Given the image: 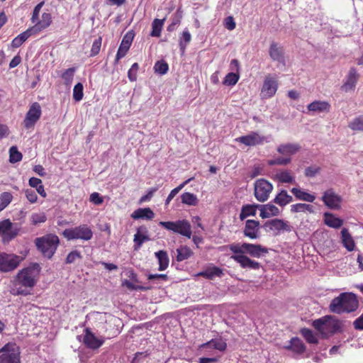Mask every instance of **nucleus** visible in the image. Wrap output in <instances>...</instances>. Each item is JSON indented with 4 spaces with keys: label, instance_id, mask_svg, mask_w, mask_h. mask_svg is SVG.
<instances>
[{
    "label": "nucleus",
    "instance_id": "nucleus-1",
    "mask_svg": "<svg viewBox=\"0 0 363 363\" xmlns=\"http://www.w3.org/2000/svg\"><path fill=\"white\" fill-rule=\"evenodd\" d=\"M40 266L34 264L21 270L12 281L11 293L14 296H26L30 294L28 289H32L36 284Z\"/></svg>",
    "mask_w": 363,
    "mask_h": 363
},
{
    "label": "nucleus",
    "instance_id": "nucleus-2",
    "mask_svg": "<svg viewBox=\"0 0 363 363\" xmlns=\"http://www.w3.org/2000/svg\"><path fill=\"white\" fill-rule=\"evenodd\" d=\"M359 306V303L356 294L352 292H343L331 301L329 309L337 314L350 313L357 311Z\"/></svg>",
    "mask_w": 363,
    "mask_h": 363
},
{
    "label": "nucleus",
    "instance_id": "nucleus-3",
    "mask_svg": "<svg viewBox=\"0 0 363 363\" xmlns=\"http://www.w3.org/2000/svg\"><path fill=\"white\" fill-rule=\"evenodd\" d=\"M35 245L44 257L50 259L55 252L60 240L54 234H48L35 239Z\"/></svg>",
    "mask_w": 363,
    "mask_h": 363
},
{
    "label": "nucleus",
    "instance_id": "nucleus-4",
    "mask_svg": "<svg viewBox=\"0 0 363 363\" xmlns=\"http://www.w3.org/2000/svg\"><path fill=\"white\" fill-rule=\"evenodd\" d=\"M229 248L235 254H248L250 256L257 258H259L268 252L267 249L260 245L247 242H244L242 244L233 243L230 245Z\"/></svg>",
    "mask_w": 363,
    "mask_h": 363
},
{
    "label": "nucleus",
    "instance_id": "nucleus-5",
    "mask_svg": "<svg viewBox=\"0 0 363 363\" xmlns=\"http://www.w3.org/2000/svg\"><path fill=\"white\" fill-rule=\"evenodd\" d=\"M62 235L68 240H81L88 241L92 238L93 232L90 227L83 224L75 228L65 229Z\"/></svg>",
    "mask_w": 363,
    "mask_h": 363
},
{
    "label": "nucleus",
    "instance_id": "nucleus-6",
    "mask_svg": "<svg viewBox=\"0 0 363 363\" xmlns=\"http://www.w3.org/2000/svg\"><path fill=\"white\" fill-rule=\"evenodd\" d=\"M0 363H21L20 347L15 342H8L0 349Z\"/></svg>",
    "mask_w": 363,
    "mask_h": 363
},
{
    "label": "nucleus",
    "instance_id": "nucleus-7",
    "mask_svg": "<svg viewBox=\"0 0 363 363\" xmlns=\"http://www.w3.org/2000/svg\"><path fill=\"white\" fill-rule=\"evenodd\" d=\"M159 225L165 229L180 234L188 238L191 237V226L187 220H178L176 221H160Z\"/></svg>",
    "mask_w": 363,
    "mask_h": 363
},
{
    "label": "nucleus",
    "instance_id": "nucleus-8",
    "mask_svg": "<svg viewBox=\"0 0 363 363\" xmlns=\"http://www.w3.org/2000/svg\"><path fill=\"white\" fill-rule=\"evenodd\" d=\"M21 225L16 223H12L9 219L0 221V235L4 243H8L13 240L19 233Z\"/></svg>",
    "mask_w": 363,
    "mask_h": 363
},
{
    "label": "nucleus",
    "instance_id": "nucleus-9",
    "mask_svg": "<svg viewBox=\"0 0 363 363\" xmlns=\"http://www.w3.org/2000/svg\"><path fill=\"white\" fill-rule=\"evenodd\" d=\"M273 189L272 184L268 181L261 179L255 184V196L260 202H264L269 199Z\"/></svg>",
    "mask_w": 363,
    "mask_h": 363
},
{
    "label": "nucleus",
    "instance_id": "nucleus-10",
    "mask_svg": "<svg viewBox=\"0 0 363 363\" xmlns=\"http://www.w3.org/2000/svg\"><path fill=\"white\" fill-rule=\"evenodd\" d=\"M22 261L20 256L1 253L0 254V271L7 272L16 269Z\"/></svg>",
    "mask_w": 363,
    "mask_h": 363
},
{
    "label": "nucleus",
    "instance_id": "nucleus-11",
    "mask_svg": "<svg viewBox=\"0 0 363 363\" xmlns=\"http://www.w3.org/2000/svg\"><path fill=\"white\" fill-rule=\"evenodd\" d=\"M41 116V108L38 103H33L29 108L23 121L26 129L33 128Z\"/></svg>",
    "mask_w": 363,
    "mask_h": 363
},
{
    "label": "nucleus",
    "instance_id": "nucleus-12",
    "mask_svg": "<svg viewBox=\"0 0 363 363\" xmlns=\"http://www.w3.org/2000/svg\"><path fill=\"white\" fill-rule=\"evenodd\" d=\"M321 200L327 207L333 210L340 209L342 201V197L337 194L333 189L325 191Z\"/></svg>",
    "mask_w": 363,
    "mask_h": 363
},
{
    "label": "nucleus",
    "instance_id": "nucleus-13",
    "mask_svg": "<svg viewBox=\"0 0 363 363\" xmlns=\"http://www.w3.org/2000/svg\"><path fill=\"white\" fill-rule=\"evenodd\" d=\"M278 89V82L274 77L271 76L266 77L261 90V96L263 99L272 97Z\"/></svg>",
    "mask_w": 363,
    "mask_h": 363
},
{
    "label": "nucleus",
    "instance_id": "nucleus-14",
    "mask_svg": "<svg viewBox=\"0 0 363 363\" xmlns=\"http://www.w3.org/2000/svg\"><path fill=\"white\" fill-rule=\"evenodd\" d=\"M235 140L245 145L246 146H255L262 144L265 140V137L259 135L257 132H251L246 135L236 138Z\"/></svg>",
    "mask_w": 363,
    "mask_h": 363
},
{
    "label": "nucleus",
    "instance_id": "nucleus-15",
    "mask_svg": "<svg viewBox=\"0 0 363 363\" xmlns=\"http://www.w3.org/2000/svg\"><path fill=\"white\" fill-rule=\"evenodd\" d=\"M84 345L92 350L99 348L104 342L103 337H97L89 328L85 329V334L83 338Z\"/></svg>",
    "mask_w": 363,
    "mask_h": 363
},
{
    "label": "nucleus",
    "instance_id": "nucleus-16",
    "mask_svg": "<svg viewBox=\"0 0 363 363\" xmlns=\"http://www.w3.org/2000/svg\"><path fill=\"white\" fill-rule=\"evenodd\" d=\"M245 237L255 240L259 236V222L255 220H247L243 230Z\"/></svg>",
    "mask_w": 363,
    "mask_h": 363
},
{
    "label": "nucleus",
    "instance_id": "nucleus-17",
    "mask_svg": "<svg viewBox=\"0 0 363 363\" xmlns=\"http://www.w3.org/2000/svg\"><path fill=\"white\" fill-rule=\"evenodd\" d=\"M359 77V74L357 73L356 69L354 67L350 68L345 82L341 86V90L345 92L354 90L355 89Z\"/></svg>",
    "mask_w": 363,
    "mask_h": 363
},
{
    "label": "nucleus",
    "instance_id": "nucleus-18",
    "mask_svg": "<svg viewBox=\"0 0 363 363\" xmlns=\"http://www.w3.org/2000/svg\"><path fill=\"white\" fill-rule=\"evenodd\" d=\"M133 40V35L130 33H127L122 40V42L119 46L118 52L116 53L115 64H117L118 61L123 58L128 51L130 46Z\"/></svg>",
    "mask_w": 363,
    "mask_h": 363
},
{
    "label": "nucleus",
    "instance_id": "nucleus-19",
    "mask_svg": "<svg viewBox=\"0 0 363 363\" xmlns=\"http://www.w3.org/2000/svg\"><path fill=\"white\" fill-rule=\"evenodd\" d=\"M258 210L260 211V217L262 218H268L272 216L279 215L280 210L272 203L267 204H259L257 206Z\"/></svg>",
    "mask_w": 363,
    "mask_h": 363
},
{
    "label": "nucleus",
    "instance_id": "nucleus-20",
    "mask_svg": "<svg viewBox=\"0 0 363 363\" xmlns=\"http://www.w3.org/2000/svg\"><path fill=\"white\" fill-rule=\"evenodd\" d=\"M269 54L272 60L284 64V50L278 43L273 42L270 45Z\"/></svg>",
    "mask_w": 363,
    "mask_h": 363
},
{
    "label": "nucleus",
    "instance_id": "nucleus-21",
    "mask_svg": "<svg viewBox=\"0 0 363 363\" xmlns=\"http://www.w3.org/2000/svg\"><path fill=\"white\" fill-rule=\"evenodd\" d=\"M235 261L240 264L242 268H249L252 269H258L260 264L255 260L250 259L244 255H237L233 256Z\"/></svg>",
    "mask_w": 363,
    "mask_h": 363
},
{
    "label": "nucleus",
    "instance_id": "nucleus-22",
    "mask_svg": "<svg viewBox=\"0 0 363 363\" xmlns=\"http://www.w3.org/2000/svg\"><path fill=\"white\" fill-rule=\"evenodd\" d=\"M338 328L339 327L337 323L333 321L330 316H326L322 330L320 334L323 337H328L336 333L338 330Z\"/></svg>",
    "mask_w": 363,
    "mask_h": 363
},
{
    "label": "nucleus",
    "instance_id": "nucleus-23",
    "mask_svg": "<svg viewBox=\"0 0 363 363\" xmlns=\"http://www.w3.org/2000/svg\"><path fill=\"white\" fill-rule=\"evenodd\" d=\"M147 230L145 226H140L138 228L137 233L134 235V249L138 250L140 248L143 242L150 240L147 235Z\"/></svg>",
    "mask_w": 363,
    "mask_h": 363
},
{
    "label": "nucleus",
    "instance_id": "nucleus-24",
    "mask_svg": "<svg viewBox=\"0 0 363 363\" xmlns=\"http://www.w3.org/2000/svg\"><path fill=\"white\" fill-rule=\"evenodd\" d=\"M301 149V146L296 143L281 144L277 147V152L286 157H290L296 154Z\"/></svg>",
    "mask_w": 363,
    "mask_h": 363
},
{
    "label": "nucleus",
    "instance_id": "nucleus-25",
    "mask_svg": "<svg viewBox=\"0 0 363 363\" xmlns=\"http://www.w3.org/2000/svg\"><path fill=\"white\" fill-rule=\"evenodd\" d=\"M265 226L269 228L272 230H285L287 232L291 231V227L288 224L287 222H285L281 219H273L269 221H267L265 223Z\"/></svg>",
    "mask_w": 363,
    "mask_h": 363
},
{
    "label": "nucleus",
    "instance_id": "nucleus-26",
    "mask_svg": "<svg viewBox=\"0 0 363 363\" xmlns=\"http://www.w3.org/2000/svg\"><path fill=\"white\" fill-rule=\"evenodd\" d=\"M130 216L135 220L145 219L150 220L154 218L155 213L150 208H140L134 211Z\"/></svg>",
    "mask_w": 363,
    "mask_h": 363
},
{
    "label": "nucleus",
    "instance_id": "nucleus-27",
    "mask_svg": "<svg viewBox=\"0 0 363 363\" xmlns=\"http://www.w3.org/2000/svg\"><path fill=\"white\" fill-rule=\"evenodd\" d=\"M202 349H215L220 352H224L227 348V343L221 338L212 339L200 346Z\"/></svg>",
    "mask_w": 363,
    "mask_h": 363
},
{
    "label": "nucleus",
    "instance_id": "nucleus-28",
    "mask_svg": "<svg viewBox=\"0 0 363 363\" xmlns=\"http://www.w3.org/2000/svg\"><path fill=\"white\" fill-rule=\"evenodd\" d=\"M51 15L49 13H43L41 19L38 20L35 25L31 27V29L36 34L43 29L48 28L51 23Z\"/></svg>",
    "mask_w": 363,
    "mask_h": 363
},
{
    "label": "nucleus",
    "instance_id": "nucleus-29",
    "mask_svg": "<svg viewBox=\"0 0 363 363\" xmlns=\"http://www.w3.org/2000/svg\"><path fill=\"white\" fill-rule=\"evenodd\" d=\"M324 223L328 227L333 228H340L343 225V220L336 217L334 214L325 212L323 214Z\"/></svg>",
    "mask_w": 363,
    "mask_h": 363
},
{
    "label": "nucleus",
    "instance_id": "nucleus-30",
    "mask_svg": "<svg viewBox=\"0 0 363 363\" xmlns=\"http://www.w3.org/2000/svg\"><path fill=\"white\" fill-rule=\"evenodd\" d=\"M341 241L342 245L349 251L352 252L355 248V243L353 238L347 228H342L341 230Z\"/></svg>",
    "mask_w": 363,
    "mask_h": 363
},
{
    "label": "nucleus",
    "instance_id": "nucleus-31",
    "mask_svg": "<svg viewBox=\"0 0 363 363\" xmlns=\"http://www.w3.org/2000/svg\"><path fill=\"white\" fill-rule=\"evenodd\" d=\"M291 192L297 199L301 201L312 203L315 199V195L306 192L299 188H292Z\"/></svg>",
    "mask_w": 363,
    "mask_h": 363
},
{
    "label": "nucleus",
    "instance_id": "nucleus-32",
    "mask_svg": "<svg viewBox=\"0 0 363 363\" xmlns=\"http://www.w3.org/2000/svg\"><path fill=\"white\" fill-rule=\"evenodd\" d=\"M274 202L283 207L293 201V197L286 190H281L274 199Z\"/></svg>",
    "mask_w": 363,
    "mask_h": 363
},
{
    "label": "nucleus",
    "instance_id": "nucleus-33",
    "mask_svg": "<svg viewBox=\"0 0 363 363\" xmlns=\"http://www.w3.org/2000/svg\"><path fill=\"white\" fill-rule=\"evenodd\" d=\"M223 274L222 270L217 267H211L206 270L198 273V276L203 277L208 279H213L215 277H220Z\"/></svg>",
    "mask_w": 363,
    "mask_h": 363
},
{
    "label": "nucleus",
    "instance_id": "nucleus-34",
    "mask_svg": "<svg viewBox=\"0 0 363 363\" xmlns=\"http://www.w3.org/2000/svg\"><path fill=\"white\" fill-rule=\"evenodd\" d=\"M33 34L35 33L33 32L31 28H29L26 31L19 34L12 40V47L16 48L20 47L30 36Z\"/></svg>",
    "mask_w": 363,
    "mask_h": 363
},
{
    "label": "nucleus",
    "instance_id": "nucleus-35",
    "mask_svg": "<svg viewBox=\"0 0 363 363\" xmlns=\"http://www.w3.org/2000/svg\"><path fill=\"white\" fill-rule=\"evenodd\" d=\"M286 348L291 350L293 352L298 354H302L306 350V347L303 342L298 337H293L290 340L289 345L286 346Z\"/></svg>",
    "mask_w": 363,
    "mask_h": 363
},
{
    "label": "nucleus",
    "instance_id": "nucleus-36",
    "mask_svg": "<svg viewBox=\"0 0 363 363\" xmlns=\"http://www.w3.org/2000/svg\"><path fill=\"white\" fill-rule=\"evenodd\" d=\"M155 255L158 259L159 270H165L168 267L169 262L167 252L164 250H159L155 253Z\"/></svg>",
    "mask_w": 363,
    "mask_h": 363
},
{
    "label": "nucleus",
    "instance_id": "nucleus-37",
    "mask_svg": "<svg viewBox=\"0 0 363 363\" xmlns=\"http://www.w3.org/2000/svg\"><path fill=\"white\" fill-rule=\"evenodd\" d=\"M330 105L328 102L321 101H315L308 106V109L313 112L329 111Z\"/></svg>",
    "mask_w": 363,
    "mask_h": 363
},
{
    "label": "nucleus",
    "instance_id": "nucleus-38",
    "mask_svg": "<svg viewBox=\"0 0 363 363\" xmlns=\"http://www.w3.org/2000/svg\"><path fill=\"white\" fill-rule=\"evenodd\" d=\"M314 207L311 204L298 203L291 206V212L292 213H314Z\"/></svg>",
    "mask_w": 363,
    "mask_h": 363
},
{
    "label": "nucleus",
    "instance_id": "nucleus-39",
    "mask_svg": "<svg viewBox=\"0 0 363 363\" xmlns=\"http://www.w3.org/2000/svg\"><path fill=\"white\" fill-rule=\"evenodd\" d=\"M177 260L178 262H182L185 259H189L193 255V251L186 245H182L177 249Z\"/></svg>",
    "mask_w": 363,
    "mask_h": 363
},
{
    "label": "nucleus",
    "instance_id": "nucleus-40",
    "mask_svg": "<svg viewBox=\"0 0 363 363\" xmlns=\"http://www.w3.org/2000/svg\"><path fill=\"white\" fill-rule=\"evenodd\" d=\"M259 204H247L242 207L241 212L240 214V220H244L248 216H254L256 215V211L258 209L257 206Z\"/></svg>",
    "mask_w": 363,
    "mask_h": 363
},
{
    "label": "nucleus",
    "instance_id": "nucleus-41",
    "mask_svg": "<svg viewBox=\"0 0 363 363\" xmlns=\"http://www.w3.org/2000/svg\"><path fill=\"white\" fill-rule=\"evenodd\" d=\"M164 19L160 20L155 18L152 23L151 36L159 37L161 35V31L163 27Z\"/></svg>",
    "mask_w": 363,
    "mask_h": 363
},
{
    "label": "nucleus",
    "instance_id": "nucleus-42",
    "mask_svg": "<svg viewBox=\"0 0 363 363\" xmlns=\"http://www.w3.org/2000/svg\"><path fill=\"white\" fill-rule=\"evenodd\" d=\"M76 72L75 67H70L63 72L61 75L62 79L64 81V84L66 86H69L72 83L74 73Z\"/></svg>",
    "mask_w": 363,
    "mask_h": 363
},
{
    "label": "nucleus",
    "instance_id": "nucleus-43",
    "mask_svg": "<svg viewBox=\"0 0 363 363\" xmlns=\"http://www.w3.org/2000/svg\"><path fill=\"white\" fill-rule=\"evenodd\" d=\"M182 202L189 206H196L198 203V199L192 193L185 192L181 196Z\"/></svg>",
    "mask_w": 363,
    "mask_h": 363
},
{
    "label": "nucleus",
    "instance_id": "nucleus-44",
    "mask_svg": "<svg viewBox=\"0 0 363 363\" xmlns=\"http://www.w3.org/2000/svg\"><path fill=\"white\" fill-rule=\"evenodd\" d=\"M191 40V35L187 29H185L179 39V48L182 53L185 52L187 45Z\"/></svg>",
    "mask_w": 363,
    "mask_h": 363
},
{
    "label": "nucleus",
    "instance_id": "nucleus-45",
    "mask_svg": "<svg viewBox=\"0 0 363 363\" xmlns=\"http://www.w3.org/2000/svg\"><path fill=\"white\" fill-rule=\"evenodd\" d=\"M277 177L281 183H292L294 182V177L288 170H282L277 173Z\"/></svg>",
    "mask_w": 363,
    "mask_h": 363
},
{
    "label": "nucleus",
    "instance_id": "nucleus-46",
    "mask_svg": "<svg viewBox=\"0 0 363 363\" xmlns=\"http://www.w3.org/2000/svg\"><path fill=\"white\" fill-rule=\"evenodd\" d=\"M301 333L308 343H311V344H317L318 343V339L315 337V335L313 334V333L312 332L311 330H310L308 328H303L301 330Z\"/></svg>",
    "mask_w": 363,
    "mask_h": 363
},
{
    "label": "nucleus",
    "instance_id": "nucleus-47",
    "mask_svg": "<svg viewBox=\"0 0 363 363\" xmlns=\"http://www.w3.org/2000/svg\"><path fill=\"white\" fill-rule=\"evenodd\" d=\"M348 126L353 130L363 131V116H359L354 118L349 123Z\"/></svg>",
    "mask_w": 363,
    "mask_h": 363
},
{
    "label": "nucleus",
    "instance_id": "nucleus-48",
    "mask_svg": "<svg viewBox=\"0 0 363 363\" xmlns=\"http://www.w3.org/2000/svg\"><path fill=\"white\" fill-rule=\"evenodd\" d=\"M84 96V86L81 82H78L73 89V99L75 101H80Z\"/></svg>",
    "mask_w": 363,
    "mask_h": 363
},
{
    "label": "nucleus",
    "instance_id": "nucleus-49",
    "mask_svg": "<svg viewBox=\"0 0 363 363\" xmlns=\"http://www.w3.org/2000/svg\"><path fill=\"white\" fill-rule=\"evenodd\" d=\"M291 162L290 157H278L268 161L269 165H287Z\"/></svg>",
    "mask_w": 363,
    "mask_h": 363
},
{
    "label": "nucleus",
    "instance_id": "nucleus-50",
    "mask_svg": "<svg viewBox=\"0 0 363 363\" xmlns=\"http://www.w3.org/2000/svg\"><path fill=\"white\" fill-rule=\"evenodd\" d=\"M9 161L11 163H16L22 160V154L18 150L17 147L12 146L9 150Z\"/></svg>",
    "mask_w": 363,
    "mask_h": 363
},
{
    "label": "nucleus",
    "instance_id": "nucleus-51",
    "mask_svg": "<svg viewBox=\"0 0 363 363\" xmlns=\"http://www.w3.org/2000/svg\"><path fill=\"white\" fill-rule=\"evenodd\" d=\"M155 72L160 74H164L169 69L168 64L163 61H157L154 66Z\"/></svg>",
    "mask_w": 363,
    "mask_h": 363
},
{
    "label": "nucleus",
    "instance_id": "nucleus-52",
    "mask_svg": "<svg viewBox=\"0 0 363 363\" xmlns=\"http://www.w3.org/2000/svg\"><path fill=\"white\" fill-rule=\"evenodd\" d=\"M239 79V76L233 72L228 73L223 81V84L228 86L235 85Z\"/></svg>",
    "mask_w": 363,
    "mask_h": 363
},
{
    "label": "nucleus",
    "instance_id": "nucleus-53",
    "mask_svg": "<svg viewBox=\"0 0 363 363\" xmlns=\"http://www.w3.org/2000/svg\"><path fill=\"white\" fill-rule=\"evenodd\" d=\"M31 222L33 225L45 223L47 220L44 213H35L30 216Z\"/></svg>",
    "mask_w": 363,
    "mask_h": 363
},
{
    "label": "nucleus",
    "instance_id": "nucleus-54",
    "mask_svg": "<svg viewBox=\"0 0 363 363\" xmlns=\"http://www.w3.org/2000/svg\"><path fill=\"white\" fill-rule=\"evenodd\" d=\"M101 46V38H99L96 39L92 44L90 55L91 57H94V56H96V55H98L99 53Z\"/></svg>",
    "mask_w": 363,
    "mask_h": 363
},
{
    "label": "nucleus",
    "instance_id": "nucleus-55",
    "mask_svg": "<svg viewBox=\"0 0 363 363\" xmlns=\"http://www.w3.org/2000/svg\"><path fill=\"white\" fill-rule=\"evenodd\" d=\"M12 194L9 192H4L0 195V203L6 207L12 201Z\"/></svg>",
    "mask_w": 363,
    "mask_h": 363
},
{
    "label": "nucleus",
    "instance_id": "nucleus-56",
    "mask_svg": "<svg viewBox=\"0 0 363 363\" xmlns=\"http://www.w3.org/2000/svg\"><path fill=\"white\" fill-rule=\"evenodd\" d=\"M82 257L81 254L77 250L72 251L68 254L66 258V262L67 264L74 263L77 259H79Z\"/></svg>",
    "mask_w": 363,
    "mask_h": 363
},
{
    "label": "nucleus",
    "instance_id": "nucleus-57",
    "mask_svg": "<svg viewBox=\"0 0 363 363\" xmlns=\"http://www.w3.org/2000/svg\"><path fill=\"white\" fill-rule=\"evenodd\" d=\"M157 187H153L147 191V193L140 199V203H142L147 201H150L151 198L153 196L154 194L157 191Z\"/></svg>",
    "mask_w": 363,
    "mask_h": 363
},
{
    "label": "nucleus",
    "instance_id": "nucleus-58",
    "mask_svg": "<svg viewBox=\"0 0 363 363\" xmlns=\"http://www.w3.org/2000/svg\"><path fill=\"white\" fill-rule=\"evenodd\" d=\"M43 4H44V2H40L35 6L33 11L32 17H31L32 23H35V22L38 21L39 13H40V11L42 9Z\"/></svg>",
    "mask_w": 363,
    "mask_h": 363
},
{
    "label": "nucleus",
    "instance_id": "nucleus-59",
    "mask_svg": "<svg viewBox=\"0 0 363 363\" xmlns=\"http://www.w3.org/2000/svg\"><path fill=\"white\" fill-rule=\"evenodd\" d=\"M320 171V167L318 166H311L306 169L305 175L308 177H315Z\"/></svg>",
    "mask_w": 363,
    "mask_h": 363
},
{
    "label": "nucleus",
    "instance_id": "nucleus-60",
    "mask_svg": "<svg viewBox=\"0 0 363 363\" xmlns=\"http://www.w3.org/2000/svg\"><path fill=\"white\" fill-rule=\"evenodd\" d=\"M26 196L27 199L31 203H34L36 202L38 196L35 191L33 189H26L25 191Z\"/></svg>",
    "mask_w": 363,
    "mask_h": 363
},
{
    "label": "nucleus",
    "instance_id": "nucleus-61",
    "mask_svg": "<svg viewBox=\"0 0 363 363\" xmlns=\"http://www.w3.org/2000/svg\"><path fill=\"white\" fill-rule=\"evenodd\" d=\"M325 318H326V316L325 317H323V318H320L319 319H316L315 320H313V323H312V325L314 327V328L319 333H320L321 330H322V328H323V325L324 324V322L325 320Z\"/></svg>",
    "mask_w": 363,
    "mask_h": 363
},
{
    "label": "nucleus",
    "instance_id": "nucleus-62",
    "mask_svg": "<svg viewBox=\"0 0 363 363\" xmlns=\"http://www.w3.org/2000/svg\"><path fill=\"white\" fill-rule=\"evenodd\" d=\"M235 22L232 16H228L225 19V27L229 30L235 29Z\"/></svg>",
    "mask_w": 363,
    "mask_h": 363
},
{
    "label": "nucleus",
    "instance_id": "nucleus-63",
    "mask_svg": "<svg viewBox=\"0 0 363 363\" xmlns=\"http://www.w3.org/2000/svg\"><path fill=\"white\" fill-rule=\"evenodd\" d=\"M124 285L129 289H131V290H141V291H145L147 289L146 287H144V286H139V285H135L133 283H132L131 281H128L126 280L125 282H124Z\"/></svg>",
    "mask_w": 363,
    "mask_h": 363
},
{
    "label": "nucleus",
    "instance_id": "nucleus-64",
    "mask_svg": "<svg viewBox=\"0 0 363 363\" xmlns=\"http://www.w3.org/2000/svg\"><path fill=\"white\" fill-rule=\"evenodd\" d=\"M356 330H363V313L353 322Z\"/></svg>",
    "mask_w": 363,
    "mask_h": 363
}]
</instances>
